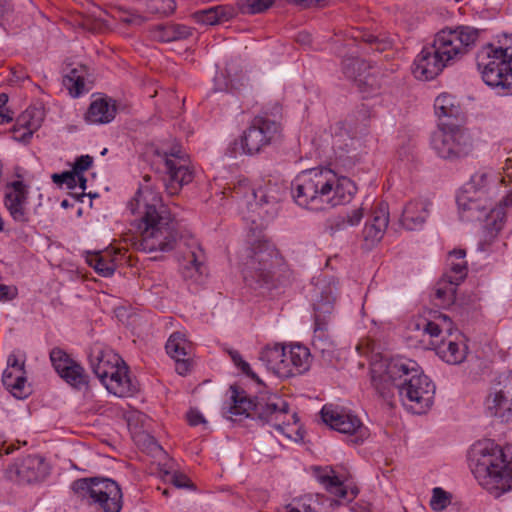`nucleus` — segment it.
I'll use <instances>...</instances> for the list:
<instances>
[{
  "label": "nucleus",
  "instance_id": "nucleus-43",
  "mask_svg": "<svg viewBox=\"0 0 512 512\" xmlns=\"http://www.w3.org/2000/svg\"><path fill=\"white\" fill-rule=\"evenodd\" d=\"M369 64L358 57H347L342 62V70L349 79L361 77L368 69Z\"/></svg>",
  "mask_w": 512,
  "mask_h": 512
},
{
  "label": "nucleus",
  "instance_id": "nucleus-29",
  "mask_svg": "<svg viewBox=\"0 0 512 512\" xmlns=\"http://www.w3.org/2000/svg\"><path fill=\"white\" fill-rule=\"evenodd\" d=\"M389 223L388 205L380 203L373 211L372 219L368 222L363 230L365 241L374 244L382 239Z\"/></svg>",
  "mask_w": 512,
  "mask_h": 512
},
{
  "label": "nucleus",
  "instance_id": "nucleus-44",
  "mask_svg": "<svg viewBox=\"0 0 512 512\" xmlns=\"http://www.w3.org/2000/svg\"><path fill=\"white\" fill-rule=\"evenodd\" d=\"M457 286L456 283H450L442 277L435 288V298L440 301V305L447 306L455 301Z\"/></svg>",
  "mask_w": 512,
  "mask_h": 512
},
{
  "label": "nucleus",
  "instance_id": "nucleus-35",
  "mask_svg": "<svg viewBox=\"0 0 512 512\" xmlns=\"http://www.w3.org/2000/svg\"><path fill=\"white\" fill-rule=\"evenodd\" d=\"M434 109L439 119L462 120L464 117L459 101L448 93H442L435 99Z\"/></svg>",
  "mask_w": 512,
  "mask_h": 512
},
{
  "label": "nucleus",
  "instance_id": "nucleus-33",
  "mask_svg": "<svg viewBox=\"0 0 512 512\" xmlns=\"http://www.w3.org/2000/svg\"><path fill=\"white\" fill-rule=\"evenodd\" d=\"M235 16V10L229 5H217L193 13L197 23L203 25H216L226 22Z\"/></svg>",
  "mask_w": 512,
  "mask_h": 512
},
{
  "label": "nucleus",
  "instance_id": "nucleus-42",
  "mask_svg": "<svg viewBox=\"0 0 512 512\" xmlns=\"http://www.w3.org/2000/svg\"><path fill=\"white\" fill-rule=\"evenodd\" d=\"M192 35V29L184 24H170L158 29L156 37L161 42H173L187 39Z\"/></svg>",
  "mask_w": 512,
  "mask_h": 512
},
{
  "label": "nucleus",
  "instance_id": "nucleus-9",
  "mask_svg": "<svg viewBox=\"0 0 512 512\" xmlns=\"http://www.w3.org/2000/svg\"><path fill=\"white\" fill-rule=\"evenodd\" d=\"M431 146L439 157L456 160L467 157L473 151V140L465 128L443 121L432 134Z\"/></svg>",
  "mask_w": 512,
  "mask_h": 512
},
{
  "label": "nucleus",
  "instance_id": "nucleus-13",
  "mask_svg": "<svg viewBox=\"0 0 512 512\" xmlns=\"http://www.w3.org/2000/svg\"><path fill=\"white\" fill-rule=\"evenodd\" d=\"M476 62L483 81L488 86L501 89L504 74L507 72L506 67L511 64L501 49H497L493 44L482 47L477 52Z\"/></svg>",
  "mask_w": 512,
  "mask_h": 512
},
{
  "label": "nucleus",
  "instance_id": "nucleus-1",
  "mask_svg": "<svg viewBox=\"0 0 512 512\" xmlns=\"http://www.w3.org/2000/svg\"><path fill=\"white\" fill-rule=\"evenodd\" d=\"M504 178L493 170H480L473 174L470 181L457 195V205L462 218L474 221L485 218L484 240L479 248L485 250L484 244H490L504 226L506 213L504 208L512 206V188L500 201L499 206L492 208L491 200L496 196L498 186Z\"/></svg>",
  "mask_w": 512,
  "mask_h": 512
},
{
  "label": "nucleus",
  "instance_id": "nucleus-40",
  "mask_svg": "<svg viewBox=\"0 0 512 512\" xmlns=\"http://www.w3.org/2000/svg\"><path fill=\"white\" fill-rule=\"evenodd\" d=\"M416 329L423 330L424 334H427L430 336L431 341L430 345L432 346L433 341L440 342L438 338L443 332H446L448 334L451 333L452 330V321L450 318L445 314H440L437 317V322L435 321H427L423 320L422 323L416 324Z\"/></svg>",
  "mask_w": 512,
  "mask_h": 512
},
{
  "label": "nucleus",
  "instance_id": "nucleus-36",
  "mask_svg": "<svg viewBox=\"0 0 512 512\" xmlns=\"http://www.w3.org/2000/svg\"><path fill=\"white\" fill-rule=\"evenodd\" d=\"M371 385L376 393L384 399L393 395L397 389L396 381L386 375L383 364L375 363L371 367Z\"/></svg>",
  "mask_w": 512,
  "mask_h": 512
},
{
  "label": "nucleus",
  "instance_id": "nucleus-34",
  "mask_svg": "<svg viewBox=\"0 0 512 512\" xmlns=\"http://www.w3.org/2000/svg\"><path fill=\"white\" fill-rule=\"evenodd\" d=\"M289 363H286L289 369L287 378L303 374L308 371L311 364V354L307 347L300 344L289 345Z\"/></svg>",
  "mask_w": 512,
  "mask_h": 512
},
{
  "label": "nucleus",
  "instance_id": "nucleus-30",
  "mask_svg": "<svg viewBox=\"0 0 512 512\" xmlns=\"http://www.w3.org/2000/svg\"><path fill=\"white\" fill-rule=\"evenodd\" d=\"M116 103L111 98L93 100L85 114L86 122L90 124H107L116 116Z\"/></svg>",
  "mask_w": 512,
  "mask_h": 512
},
{
  "label": "nucleus",
  "instance_id": "nucleus-41",
  "mask_svg": "<svg viewBox=\"0 0 512 512\" xmlns=\"http://www.w3.org/2000/svg\"><path fill=\"white\" fill-rule=\"evenodd\" d=\"M165 349L172 359H180V357H188L191 354V343L185 334L174 332L168 338Z\"/></svg>",
  "mask_w": 512,
  "mask_h": 512
},
{
  "label": "nucleus",
  "instance_id": "nucleus-21",
  "mask_svg": "<svg viewBox=\"0 0 512 512\" xmlns=\"http://www.w3.org/2000/svg\"><path fill=\"white\" fill-rule=\"evenodd\" d=\"M487 414L502 422L512 421V379L490 390L485 399Z\"/></svg>",
  "mask_w": 512,
  "mask_h": 512
},
{
  "label": "nucleus",
  "instance_id": "nucleus-20",
  "mask_svg": "<svg viewBox=\"0 0 512 512\" xmlns=\"http://www.w3.org/2000/svg\"><path fill=\"white\" fill-rule=\"evenodd\" d=\"M449 66L442 55L431 43L424 46L413 62V74L420 80H431Z\"/></svg>",
  "mask_w": 512,
  "mask_h": 512
},
{
  "label": "nucleus",
  "instance_id": "nucleus-3",
  "mask_svg": "<svg viewBox=\"0 0 512 512\" xmlns=\"http://www.w3.org/2000/svg\"><path fill=\"white\" fill-rule=\"evenodd\" d=\"M355 184L329 168L300 172L292 182V196L297 205L311 211H323L351 201Z\"/></svg>",
  "mask_w": 512,
  "mask_h": 512
},
{
  "label": "nucleus",
  "instance_id": "nucleus-55",
  "mask_svg": "<svg viewBox=\"0 0 512 512\" xmlns=\"http://www.w3.org/2000/svg\"><path fill=\"white\" fill-rule=\"evenodd\" d=\"M175 360V370L179 375L185 376L187 375L192 367L191 361L188 357H180V359Z\"/></svg>",
  "mask_w": 512,
  "mask_h": 512
},
{
  "label": "nucleus",
  "instance_id": "nucleus-10",
  "mask_svg": "<svg viewBox=\"0 0 512 512\" xmlns=\"http://www.w3.org/2000/svg\"><path fill=\"white\" fill-rule=\"evenodd\" d=\"M478 37V29L470 26H457L439 31L432 44L450 66L475 46Z\"/></svg>",
  "mask_w": 512,
  "mask_h": 512
},
{
  "label": "nucleus",
  "instance_id": "nucleus-59",
  "mask_svg": "<svg viewBox=\"0 0 512 512\" xmlns=\"http://www.w3.org/2000/svg\"><path fill=\"white\" fill-rule=\"evenodd\" d=\"M497 49L505 54V57L511 62L512 60V35H504L503 42Z\"/></svg>",
  "mask_w": 512,
  "mask_h": 512
},
{
  "label": "nucleus",
  "instance_id": "nucleus-48",
  "mask_svg": "<svg viewBox=\"0 0 512 512\" xmlns=\"http://www.w3.org/2000/svg\"><path fill=\"white\" fill-rule=\"evenodd\" d=\"M64 85L73 97H78L84 89V79L77 75L76 70H72L69 75L65 76Z\"/></svg>",
  "mask_w": 512,
  "mask_h": 512
},
{
  "label": "nucleus",
  "instance_id": "nucleus-37",
  "mask_svg": "<svg viewBox=\"0 0 512 512\" xmlns=\"http://www.w3.org/2000/svg\"><path fill=\"white\" fill-rule=\"evenodd\" d=\"M116 256L110 251L89 253L86 257L87 264L102 277H110L114 274L117 264Z\"/></svg>",
  "mask_w": 512,
  "mask_h": 512
},
{
  "label": "nucleus",
  "instance_id": "nucleus-11",
  "mask_svg": "<svg viewBox=\"0 0 512 512\" xmlns=\"http://www.w3.org/2000/svg\"><path fill=\"white\" fill-rule=\"evenodd\" d=\"M319 290L313 304L315 316L312 346L323 356H330L334 350V342L327 332V316L333 311L337 288L334 284H328Z\"/></svg>",
  "mask_w": 512,
  "mask_h": 512
},
{
  "label": "nucleus",
  "instance_id": "nucleus-19",
  "mask_svg": "<svg viewBox=\"0 0 512 512\" xmlns=\"http://www.w3.org/2000/svg\"><path fill=\"white\" fill-rule=\"evenodd\" d=\"M24 367L25 357L13 352L8 356L7 368L2 375L3 385L18 399L26 398L30 394Z\"/></svg>",
  "mask_w": 512,
  "mask_h": 512
},
{
  "label": "nucleus",
  "instance_id": "nucleus-39",
  "mask_svg": "<svg viewBox=\"0 0 512 512\" xmlns=\"http://www.w3.org/2000/svg\"><path fill=\"white\" fill-rule=\"evenodd\" d=\"M251 195L255 200V203L249 204V209L255 211L257 208H264V206H269L271 210H275L276 206L280 200V193L275 187L267 186L260 187L256 190H251Z\"/></svg>",
  "mask_w": 512,
  "mask_h": 512
},
{
  "label": "nucleus",
  "instance_id": "nucleus-64",
  "mask_svg": "<svg viewBox=\"0 0 512 512\" xmlns=\"http://www.w3.org/2000/svg\"><path fill=\"white\" fill-rule=\"evenodd\" d=\"M286 512H304L303 508L300 507V498L294 500L291 504H288L286 507Z\"/></svg>",
  "mask_w": 512,
  "mask_h": 512
},
{
  "label": "nucleus",
  "instance_id": "nucleus-62",
  "mask_svg": "<svg viewBox=\"0 0 512 512\" xmlns=\"http://www.w3.org/2000/svg\"><path fill=\"white\" fill-rule=\"evenodd\" d=\"M187 420L191 426H197L201 423H205L203 415L197 410H190L187 413Z\"/></svg>",
  "mask_w": 512,
  "mask_h": 512
},
{
  "label": "nucleus",
  "instance_id": "nucleus-25",
  "mask_svg": "<svg viewBox=\"0 0 512 512\" xmlns=\"http://www.w3.org/2000/svg\"><path fill=\"white\" fill-rule=\"evenodd\" d=\"M381 363L385 367L386 375L396 381L397 390L401 388L402 383H407L409 378L422 370L416 361L403 356L393 357Z\"/></svg>",
  "mask_w": 512,
  "mask_h": 512
},
{
  "label": "nucleus",
  "instance_id": "nucleus-15",
  "mask_svg": "<svg viewBox=\"0 0 512 512\" xmlns=\"http://www.w3.org/2000/svg\"><path fill=\"white\" fill-rule=\"evenodd\" d=\"M321 417L324 423L332 429L354 436L353 442L358 444L367 436V430L361 420L350 410L343 407L326 404L321 409Z\"/></svg>",
  "mask_w": 512,
  "mask_h": 512
},
{
  "label": "nucleus",
  "instance_id": "nucleus-46",
  "mask_svg": "<svg viewBox=\"0 0 512 512\" xmlns=\"http://www.w3.org/2000/svg\"><path fill=\"white\" fill-rule=\"evenodd\" d=\"M451 503V494L440 487L432 490L430 507L434 511H442Z\"/></svg>",
  "mask_w": 512,
  "mask_h": 512
},
{
  "label": "nucleus",
  "instance_id": "nucleus-57",
  "mask_svg": "<svg viewBox=\"0 0 512 512\" xmlns=\"http://www.w3.org/2000/svg\"><path fill=\"white\" fill-rule=\"evenodd\" d=\"M363 40L367 43H370V44H378L377 46V49L378 50H384L386 49L388 46L391 45V42L390 41H387V40H380L378 38V36H375L373 34H365L363 35Z\"/></svg>",
  "mask_w": 512,
  "mask_h": 512
},
{
  "label": "nucleus",
  "instance_id": "nucleus-2",
  "mask_svg": "<svg viewBox=\"0 0 512 512\" xmlns=\"http://www.w3.org/2000/svg\"><path fill=\"white\" fill-rule=\"evenodd\" d=\"M128 207L137 216V250L168 252L174 249L179 237L177 223L163 204L160 193L150 186H141Z\"/></svg>",
  "mask_w": 512,
  "mask_h": 512
},
{
  "label": "nucleus",
  "instance_id": "nucleus-16",
  "mask_svg": "<svg viewBox=\"0 0 512 512\" xmlns=\"http://www.w3.org/2000/svg\"><path fill=\"white\" fill-rule=\"evenodd\" d=\"M49 356L54 370L67 385L75 390L88 387L89 375L80 362L58 347L53 348Z\"/></svg>",
  "mask_w": 512,
  "mask_h": 512
},
{
  "label": "nucleus",
  "instance_id": "nucleus-47",
  "mask_svg": "<svg viewBox=\"0 0 512 512\" xmlns=\"http://www.w3.org/2000/svg\"><path fill=\"white\" fill-rule=\"evenodd\" d=\"M274 0H240L239 6L243 13L257 14L268 9Z\"/></svg>",
  "mask_w": 512,
  "mask_h": 512
},
{
  "label": "nucleus",
  "instance_id": "nucleus-51",
  "mask_svg": "<svg viewBox=\"0 0 512 512\" xmlns=\"http://www.w3.org/2000/svg\"><path fill=\"white\" fill-rule=\"evenodd\" d=\"M166 477L167 481L177 488H189L191 486L190 479L185 474L179 472L166 473Z\"/></svg>",
  "mask_w": 512,
  "mask_h": 512
},
{
  "label": "nucleus",
  "instance_id": "nucleus-52",
  "mask_svg": "<svg viewBox=\"0 0 512 512\" xmlns=\"http://www.w3.org/2000/svg\"><path fill=\"white\" fill-rule=\"evenodd\" d=\"M92 163L93 158L91 156L82 155L76 159L72 170L77 174H82L91 167Z\"/></svg>",
  "mask_w": 512,
  "mask_h": 512
},
{
  "label": "nucleus",
  "instance_id": "nucleus-22",
  "mask_svg": "<svg viewBox=\"0 0 512 512\" xmlns=\"http://www.w3.org/2000/svg\"><path fill=\"white\" fill-rule=\"evenodd\" d=\"M432 202L426 198L408 201L402 210L400 224L408 231L421 230L430 216Z\"/></svg>",
  "mask_w": 512,
  "mask_h": 512
},
{
  "label": "nucleus",
  "instance_id": "nucleus-45",
  "mask_svg": "<svg viewBox=\"0 0 512 512\" xmlns=\"http://www.w3.org/2000/svg\"><path fill=\"white\" fill-rule=\"evenodd\" d=\"M363 215V208L354 209L344 216L336 217L332 223V228L340 231L348 227L357 226L361 222Z\"/></svg>",
  "mask_w": 512,
  "mask_h": 512
},
{
  "label": "nucleus",
  "instance_id": "nucleus-6",
  "mask_svg": "<svg viewBox=\"0 0 512 512\" xmlns=\"http://www.w3.org/2000/svg\"><path fill=\"white\" fill-rule=\"evenodd\" d=\"M313 473L317 481L337 499L329 498L322 494H308L300 498V507L304 512H334L341 501L351 502L358 494L357 487H348L329 467H313Z\"/></svg>",
  "mask_w": 512,
  "mask_h": 512
},
{
  "label": "nucleus",
  "instance_id": "nucleus-49",
  "mask_svg": "<svg viewBox=\"0 0 512 512\" xmlns=\"http://www.w3.org/2000/svg\"><path fill=\"white\" fill-rule=\"evenodd\" d=\"M231 360L233 363L241 370L243 374L250 377L251 379L255 380L257 383H261V380L259 377L254 373V371L251 369L249 363L244 361L240 355V353L236 350H229L228 351Z\"/></svg>",
  "mask_w": 512,
  "mask_h": 512
},
{
  "label": "nucleus",
  "instance_id": "nucleus-28",
  "mask_svg": "<svg viewBox=\"0 0 512 512\" xmlns=\"http://www.w3.org/2000/svg\"><path fill=\"white\" fill-rule=\"evenodd\" d=\"M283 357H285V345L281 343L267 344L260 352L259 359L272 371L275 375L281 378H287L289 369L286 364H283Z\"/></svg>",
  "mask_w": 512,
  "mask_h": 512
},
{
  "label": "nucleus",
  "instance_id": "nucleus-56",
  "mask_svg": "<svg viewBox=\"0 0 512 512\" xmlns=\"http://www.w3.org/2000/svg\"><path fill=\"white\" fill-rule=\"evenodd\" d=\"M17 295V288L0 283V301L6 302L14 299Z\"/></svg>",
  "mask_w": 512,
  "mask_h": 512
},
{
  "label": "nucleus",
  "instance_id": "nucleus-31",
  "mask_svg": "<svg viewBox=\"0 0 512 512\" xmlns=\"http://www.w3.org/2000/svg\"><path fill=\"white\" fill-rule=\"evenodd\" d=\"M465 256L466 252L463 249H455L448 254L447 269L443 277L450 283L459 285L466 278L468 267Z\"/></svg>",
  "mask_w": 512,
  "mask_h": 512
},
{
  "label": "nucleus",
  "instance_id": "nucleus-50",
  "mask_svg": "<svg viewBox=\"0 0 512 512\" xmlns=\"http://www.w3.org/2000/svg\"><path fill=\"white\" fill-rule=\"evenodd\" d=\"M149 7L155 13L169 15L175 10L176 4L174 0H151Z\"/></svg>",
  "mask_w": 512,
  "mask_h": 512
},
{
  "label": "nucleus",
  "instance_id": "nucleus-23",
  "mask_svg": "<svg viewBox=\"0 0 512 512\" xmlns=\"http://www.w3.org/2000/svg\"><path fill=\"white\" fill-rule=\"evenodd\" d=\"M99 380L111 394L118 397L132 396L137 391V385L129 377L128 367L124 361L113 370L107 371L105 379Z\"/></svg>",
  "mask_w": 512,
  "mask_h": 512
},
{
  "label": "nucleus",
  "instance_id": "nucleus-12",
  "mask_svg": "<svg viewBox=\"0 0 512 512\" xmlns=\"http://www.w3.org/2000/svg\"><path fill=\"white\" fill-rule=\"evenodd\" d=\"M398 393L403 404L415 414L425 413L433 404L435 385L421 370L407 383H402Z\"/></svg>",
  "mask_w": 512,
  "mask_h": 512
},
{
  "label": "nucleus",
  "instance_id": "nucleus-60",
  "mask_svg": "<svg viewBox=\"0 0 512 512\" xmlns=\"http://www.w3.org/2000/svg\"><path fill=\"white\" fill-rule=\"evenodd\" d=\"M10 4L7 0H0V26L5 27L10 15Z\"/></svg>",
  "mask_w": 512,
  "mask_h": 512
},
{
  "label": "nucleus",
  "instance_id": "nucleus-54",
  "mask_svg": "<svg viewBox=\"0 0 512 512\" xmlns=\"http://www.w3.org/2000/svg\"><path fill=\"white\" fill-rule=\"evenodd\" d=\"M8 96L0 94V124L9 123L13 120L12 113L7 109Z\"/></svg>",
  "mask_w": 512,
  "mask_h": 512
},
{
  "label": "nucleus",
  "instance_id": "nucleus-53",
  "mask_svg": "<svg viewBox=\"0 0 512 512\" xmlns=\"http://www.w3.org/2000/svg\"><path fill=\"white\" fill-rule=\"evenodd\" d=\"M119 19L121 22L128 25H141L145 22V17L132 11L123 12Z\"/></svg>",
  "mask_w": 512,
  "mask_h": 512
},
{
  "label": "nucleus",
  "instance_id": "nucleus-5",
  "mask_svg": "<svg viewBox=\"0 0 512 512\" xmlns=\"http://www.w3.org/2000/svg\"><path fill=\"white\" fill-rule=\"evenodd\" d=\"M471 471L478 483L495 497L512 487V459L491 440L473 445L470 452Z\"/></svg>",
  "mask_w": 512,
  "mask_h": 512
},
{
  "label": "nucleus",
  "instance_id": "nucleus-38",
  "mask_svg": "<svg viewBox=\"0 0 512 512\" xmlns=\"http://www.w3.org/2000/svg\"><path fill=\"white\" fill-rule=\"evenodd\" d=\"M181 272L185 279H190L195 282L200 281L205 272L203 253L200 249H198V251L189 252L182 264Z\"/></svg>",
  "mask_w": 512,
  "mask_h": 512
},
{
  "label": "nucleus",
  "instance_id": "nucleus-8",
  "mask_svg": "<svg viewBox=\"0 0 512 512\" xmlns=\"http://www.w3.org/2000/svg\"><path fill=\"white\" fill-rule=\"evenodd\" d=\"M278 252L266 240L252 244L243 269V277L248 285L264 286L272 283L274 267L279 263Z\"/></svg>",
  "mask_w": 512,
  "mask_h": 512
},
{
  "label": "nucleus",
  "instance_id": "nucleus-7",
  "mask_svg": "<svg viewBox=\"0 0 512 512\" xmlns=\"http://www.w3.org/2000/svg\"><path fill=\"white\" fill-rule=\"evenodd\" d=\"M73 489L96 511H121L122 492L119 485L110 478H82L73 483Z\"/></svg>",
  "mask_w": 512,
  "mask_h": 512
},
{
  "label": "nucleus",
  "instance_id": "nucleus-63",
  "mask_svg": "<svg viewBox=\"0 0 512 512\" xmlns=\"http://www.w3.org/2000/svg\"><path fill=\"white\" fill-rule=\"evenodd\" d=\"M79 174H77L76 172H74L73 170L72 171H67V172H64V177L67 180V188L69 189H74L77 187V177H78Z\"/></svg>",
  "mask_w": 512,
  "mask_h": 512
},
{
  "label": "nucleus",
  "instance_id": "nucleus-26",
  "mask_svg": "<svg viewBox=\"0 0 512 512\" xmlns=\"http://www.w3.org/2000/svg\"><path fill=\"white\" fill-rule=\"evenodd\" d=\"M43 121L42 112L36 108H28L16 120L12 130L13 139L19 142H28L33 133L37 131Z\"/></svg>",
  "mask_w": 512,
  "mask_h": 512
},
{
  "label": "nucleus",
  "instance_id": "nucleus-17",
  "mask_svg": "<svg viewBox=\"0 0 512 512\" xmlns=\"http://www.w3.org/2000/svg\"><path fill=\"white\" fill-rule=\"evenodd\" d=\"M165 172L168 176L166 190L170 195L177 194L180 189L192 182L194 172L188 157L177 147L171 148L164 155Z\"/></svg>",
  "mask_w": 512,
  "mask_h": 512
},
{
  "label": "nucleus",
  "instance_id": "nucleus-61",
  "mask_svg": "<svg viewBox=\"0 0 512 512\" xmlns=\"http://www.w3.org/2000/svg\"><path fill=\"white\" fill-rule=\"evenodd\" d=\"M289 3H292L294 5L303 7V8H309L313 6H324L326 0H286Z\"/></svg>",
  "mask_w": 512,
  "mask_h": 512
},
{
  "label": "nucleus",
  "instance_id": "nucleus-18",
  "mask_svg": "<svg viewBox=\"0 0 512 512\" xmlns=\"http://www.w3.org/2000/svg\"><path fill=\"white\" fill-rule=\"evenodd\" d=\"M3 205L15 223L21 225L29 223V188L23 181L15 180L6 183Z\"/></svg>",
  "mask_w": 512,
  "mask_h": 512
},
{
  "label": "nucleus",
  "instance_id": "nucleus-4",
  "mask_svg": "<svg viewBox=\"0 0 512 512\" xmlns=\"http://www.w3.org/2000/svg\"><path fill=\"white\" fill-rule=\"evenodd\" d=\"M230 393V403L223 408L227 419L237 422L250 417L261 426L268 425L286 437H291L289 427L297 424L299 418L296 412L290 411L289 404L280 396L261 395L253 400L236 386L230 387Z\"/></svg>",
  "mask_w": 512,
  "mask_h": 512
},
{
  "label": "nucleus",
  "instance_id": "nucleus-27",
  "mask_svg": "<svg viewBox=\"0 0 512 512\" xmlns=\"http://www.w3.org/2000/svg\"><path fill=\"white\" fill-rule=\"evenodd\" d=\"M17 474L19 479L23 482H39L47 477L49 467L42 457L30 455L22 460L18 466Z\"/></svg>",
  "mask_w": 512,
  "mask_h": 512
},
{
  "label": "nucleus",
  "instance_id": "nucleus-14",
  "mask_svg": "<svg viewBox=\"0 0 512 512\" xmlns=\"http://www.w3.org/2000/svg\"><path fill=\"white\" fill-rule=\"evenodd\" d=\"M280 125L266 117H255L240 139L242 152L248 155L258 153L269 145L279 134Z\"/></svg>",
  "mask_w": 512,
  "mask_h": 512
},
{
  "label": "nucleus",
  "instance_id": "nucleus-58",
  "mask_svg": "<svg viewBox=\"0 0 512 512\" xmlns=\"http://www.w3.org/2000/svg\"><path fill=\"white\" fill-rule=\"evenodd\" d=\"M510 65H507V72L504 74L503 84L501 89L503 92L512 94V60Z\"/></svg>",
  "mask_w": 512,
  "mask_h": 512
},
{
  "label": "nucleus",
  "instance_id": "nucleus-24",
  "mask_svg": "<svg viewBox=\"0 0 512 512\" xmlns=\"http://www.w3.org/2000/svg\"><path fill=\"white\" fill-rule=\"evenodd\" d=\"M89 365L98 379H105L107 371L116 365L123 364V359L112 349L94 345L88 355Z\"/></svg>",
  "mask_w": 512,
  "mask_h": 512
},
{
  "label": "nucleus",
  "instance_id": "nucleus-32",
  "mask_svg": "<svg viewBox=\"0 0 512 512\" xmlns=\"http://www.w3.org/2000/svg\"><path fill=\"white\" fill-rule=\"evenodd\" d=\"M432 346L439 357L448 364H460L466 358L467 347L462 341H433Z\"/></svg>",
  "mask_w": 512,
  "mask_h": 512
}]
</instances>
